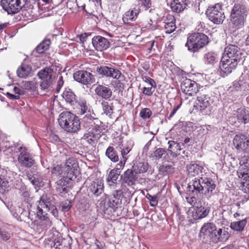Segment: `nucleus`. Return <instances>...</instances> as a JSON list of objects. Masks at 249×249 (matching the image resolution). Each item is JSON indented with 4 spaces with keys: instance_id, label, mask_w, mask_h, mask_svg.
I'll use <instances>...</instances> for the list:
<instances>
[{
    "instance_id": "f257e3e1",
    "label": "nucleus",
    "mask_w": 249,
    "mask_h": 249,
    "mask_svg": "<svg viewBox=\"0 0 249 249\" xmlns=\"http://www.w3.org/2000/svg\"><path fill=\"white\" fill-rule=\"evenodd\" d=\"M188 186L190 191L197 193H204L208 197H211L216 185L211 178L206 177L200 178H195Z\"/></svg>"
},
{
    "instance_id": "f03ea898",
    "label": "nucleus",
    "mask_w": 249,
    "mask_h": 249,
    "mask_svg": "<svg viewBox=\"0 0 249 249\" xmlns=\"http://www.w3.org/2000/svg\"><path fill=\"white\" fill-rule=\"evenodd\" d=\"M215 106L214 101L206 89H202L198 92L194 107L204 115H210Z\"/></svg>"
},
{
    "instance_id": "7ed1b4c3",
    "label": "nucleus",
    "mask_w": 249,
    "mask_h": 249,
    "mask_svg": "<svg viewBox=\"0 0 249 249\" xmlns=\"http://www.w3.org/2000/svg\"><path fill=\"white\" fill-rule=\"evenodd\" d=\"M58 122L65 131L71 133L77 132L80 128L79 118L70 111H64L59 116Z\"/></svg>"
},
{
    "instance_id": "20e7f679",
    "label": "nucleus",
    "mask_w": 249,
    "mask_h": 249,
    "mask_svg": "<svg viewBox=\"0 0 249 249\" xmlns=\"http://www.w3.org/2000/svg\"><path fill=\"white\" fill-rule=\"evenodd\" d=\"M209 43L208 37L203 33H194L188 36L185 46L191 52L196 53Z\"/></svg>"
},
{
    "instance_id": "39448f33",
    "label": "nucleus",
    "mask_w": 249,
    "mask_h": 249,
    "mask_svg": "<svg viewBox=\"0 0 249 249\" xmlns=\"http://www.w3.org/2000/svg\"><path fill=\"white\" fill-rule=\"evenodd\" d=\"M246 16L244 5L235 3L230 15V20L234 26L237 28H241L244 25Z\"/></svg>"
},
{
    "instance_id": "423d86ee",
    "label": "nucleus",
    "mask_w": 249,
    "mask_h": 249,
    "mask_svg": "<svg viewBox=\"0 0 249 249\" xmlns=\"http://www.w3.org/2000/svg\"><path fill=\"white\" fill-rule=\"evenodd\" d=\"M208 19L214 24H222L225 18L222 5L219 3L213 6H209L206 12Z\"/></svg>"
},
{
    "instance_id": "0eeeda50",
    "label": "nucleus",
    "mask_w": 249,
    "mask_h": 249,
    "mask_svg": "<svg viewBox=\"0 0 249 249\" xmlns=\"http://www.w3.org/2000/svg\"><path fill=\"white\" fill-rule=\"evenodd\" d=\"M55 72L53 69L50 67H46L37 73V76L42 80L40 83V87L42 89H48L51 86Z\"/></svg>"
},
{
    "instance_id": "6e6552de",
    "label": "nucleus",
    "mask_w": 249,
    "mask_h": 249,
    "mask_svg": "<svg viewBox=\"0 0 249 249\" xmlns=\"http://www.w3.org/2000/svg\"><path fill=\"white\" fill-rule=\"evenodd\" d=\"M239 164L237 175L239 178L249 182L245 190V192H249V157H242L239 160Z\"/></svg>"
},
{
    "instance_id": "1a4fd4ad",
    "label": "nucleus",
    "mask_w": 249,
    "mask_h": 249,
    "mask_svg": "<svg viewBox=\"0 0 249 249\" xmlns=\"http://www.w3.org/2000/svg\"><path fill=\"white\" fill-rule=\"evenodd\" d=\"M180 88L182 92L184 94L193 96L198 92L202 87L198 85L195 81L185 78L181 81Z\"/></svg>"
},
{
    "instance_id": "9d476101",
    "label": "nucleus",
    "mask_w": 249,
    "mask_h": 249,
    "mask_svg": "<svg viewBox=\"0 0 249 249\" xmlns=\"http://www.w3.org/2000/svg\"><path fill=\"white\" fill-rule=\"evenodd\" d=\"M234 147L239 153L249 152V139L244 134L236 135L232 141Z\"/></svg>"
},
{
    "instance_id": "9b49d317",
    "label": "nucleus",
    "mask_w": 249,
    "mask_h": 249,
    "mask_svg": "<svg viewBox=\"0 0 249 249\" xmlns=\"http://www.w3.org/2000/svg\"><path fill=\"white\" fill-rule=\"evenodd\" d=\"M28 0H1V5L8 13H18L26 3Z\"/></svg>"
},
{
    "instance_id": "f8f14e48",
    "label": "nucleus",
    "mask_w": 249,
    "mask_h": 249,
    "mask_svg": "<svg viewBox=\"0 0 249 249\" xmlns=\"http://www.w3.org/2000/svg\"><path fill=\"white\" fill-rule=\"evenodd\" d=\"M37 217L40 220L37 226L42 231H46L52 226V222L47 213L49 211L46 210L43 207L39 208V206H37Z\"/></svg>"
},
{
    "instance_id": "ddd939ff",
    "label": "nucleus",
    "mask_w": 249,
    "mask_h": 249,
    "mask_svg": "<svg viewBox=\"0 0 249 249\" xmlns=\"http://www.w3.org/2000/svg\"><path fill=\"white\" fill-rule=\"evenodd\" d=\"M96 71L102 75L116 79H120L124 77L121 72L118 69L113 67L107 66L98 67Z\"/></svg>"
},
{
    "instance_id": "4468645a",
    "label": "nucleus",
    "mask_w": 249,
    "mask_h": 249,
    "mask_svg": "<svg viewBox=\"0 0 249 249\" xmlns=\"http://www.w3.org/2000/svg\"><path fill=\"white\" fill-rule=\"evenodd\" d=\"M240 61L234 59L227 58V56H222L220 64V68L226 75L229 74L234 71Z\"/></svg>"
},
{
    "instance_id": "2eb2a0df",
    "label": "nucleus",
    "mask_w": 249,
    "mask_h": 249,
    "mask_svg": "<svg viewBox=\"0 0 249 249\" xmlns=\"http://www.w3.org/2000/svg\"><path fill=\"white\" fill-rule=\"evenodd\" d=\"M73 78L76 81L84 84L89 85L94 81V76L86 71H78L73 74Z\"/></svg>"
},
{
    "instance_id": "dca6fc26",
    "label": "nucleus",
    "mask_w": 249,
    "mask_h": 249,
    "mask_svg": "<svg viewBox=\"0 0 249 249\" xmlns=\"http://www.w3.org/2000/svg\"><path fill=\"white\" fill-rule=\"evenodd\" d=\"M92 44L94 48L98 52L105 51L110 46V42L108 39L99 35L95 36L92 38Z\"/></svg>"
},
{
    "instance_id": "f3484780",
    "label": "nucleus",
    "mask_w": 249,
    "mask_h": 249,
    "mask_svg": "<svg viewBox=\"0 0 249 249\" xmlns=\"http://www.w3.org/2000/svg\"><path fill=\"white\" fill-rule=\"evenodd\" d=\"M18 150L20 152L18 157L19 162L27 168L32 166L35 163V160L27 152V149L26 147H20Z\"/></svg>"
},
{
    "instance_id": "a211bd4d",
    "label": "nucleus",
    "mask_w": 249,
    "mask_h": 249,
    "mask_svg": "<svg viewBox=\"0 0 249 249\" xmlns=\"http://www.w3.org/2000/svg\"><path fill=\"white\" fill-rule=\"evenodd\" d=\"M74 178L68 175H64L56 182V190L59 194H66L68 192L71 181Z\"/></svg>"
},
{
    "instance_id": "6ab92c4d",
    "label": "nucleus",
    "mask_w": 249,
    "mask_h": 249,
    "mask_svg": "<svg viewBox=\"0 0 249 249\" xmlns=\"http://www.w3.org/2000/svg\"><path fill=\"white\" fill-rule=\"evenodd\" d=\"M242 53L240 49L236 45L230 44L225 49V53L223 56L234 59L237 61H241Z\"/></svg>"
},
{
    "instance_id": "aec40b11",
    "label": "nucleus",
    "mask_w": 249,
    "mask_h": 249,
    "mask_svg": "<svg viewBox=\"0 0 249 249\" xmlns=\"http://www.w3.org/2000/svg\"><path fill=\"white\" fill-rule=\"evenodd\" d=\"M101 137V130L99 126L96 125L83 136V139L89 144L93 145L97 142Z\"/></svg>"
},
{
    "instance_id": "412c9836",
    "label": "nucleus",
    "mask_w": 249,
    "mask_h": 249,
    "mask_svg": "<svg viewBox=\"0 0 249 249\" xmlns=\"http://www.w3.org/2000/svg\"><path fill=\"white\" fill-rule=\"evenodd\" d=\"M78 168V163L77 160L74 158H69L66 160L63 167L64 175H66L73 178H76L75 172Z\"/></svg>"
},
{
    "instance_id": "4be33fe9",
    "label": "nucleus",
    "mask_w": 249,
    "mask_h": 249,
    "mask_svg": "<svg viewBox=\"0 0 249 249\" xmlns=\"http://www.w3.org/2000/svg\"><path fill=\"white\" fill-rule=\"evenodd\" d=\"M228 228L223 227L218 230L212 235V241L215 243L226 242L230 237V234L228 232Z\"/></svg>"
},
{
    "instance_id": "5701e85b",
    "label": "nucleus",
    "mask_w": 249,
    "mask_h": 249,
    "mask_svg": "<svg viewBox=\"0 0 249 249\" xmlns=\"http://www.w3.org/2000/svg\"><path fill=\"white\" fill-rule=\"evenodd\" d=\"M136 174L132 169H128L121 176L122 182L129 186L134 185L138 180Z\"/></svg>"
},
{
    "instance_id": "b1692460",
    "label": "nucleus",
    "mask_w": 249,
    "mask_h": 249,
    "mask_svg": "<svg viewBox=\"0 0 249 249\" xmlns=\"http://www.w3.org/2000/svg\"><path fill=\"white\" fill-rule=\"evenodd\" d=\"M140 12L139 7H134L130 8L123 15L122 19L125 24H130L136 21Z\"/></svg>"
},
{
    "instance_id": "393cba45",
    "label": "nucleus",
    "mask_w": 249,
    "mask_h": 249,
    "mask_svg": "<svg viewBox=\"0 0 249 249\" xmlns=\"http://www.w3.org/2000/svg\"><path fill=\"white\" fill-rule=\"evenodd\" d=\"M94 90L97 95L105 100L109 99L112 95V91L110 88L103 85H97Z\"/></svg>"
},
{
    "instance_id": "a878e982",
    "label": "nucleus",
    "mask_w": 249,
    "mask_h": 249,
    "mask_svg": "<svg viewBox=\"0 0 249 249\" xmlns=\"http://www.w3.org/2000/svg\"><path fill=\"white\" fill-rule=\"evenodd\" d=\"M164 31L166 34H171L176 29V19L173 15L168 14L163 19Z\"/></svg>"
},
{
    "instance_id": "bb28decb",
    "label": "nucleus",
    "mask_w": 249,
    "mask_h": 249,
    "mask_svg": "<svg viewBox=\"0 0 249 249\" xmlns=\"http://www.w3.org/2000/svg\"><path fill=\"white\" fill-rule=\"evenodd\" d=\"M234 115L238 123L246 124L249 123V111L245 107L238 108Z\"/></svg>"
},
{
    "instance_id": "cd10ccee",
    "label": "nucleus",
    "mask_w": 249,
    "mask_h": 249,
    "mask_svg": "<svg viewBox=\"0 0 249 249\" xmlns=\"http://www.w3.org/2000/svg\"><path fill=\"white\" fill-rule=\"evenodd\" d=\"M16 72L18 77L26 78L32 75V68L30 65L22 62L17 70Z\"/></svg>"
},
{
    "instance_id": "c85d7f7f",
    "label": "nucleus",
    "mask_w": 249,
    "mask_h": 249,
    "mask_svg": "<svg viewBox=\"0 0 249 249\" xmlns=\"http://www.w3.org/2000/svg\"><path fill=\"white\" fill-rule=\"evenodd\" d=\"M53 247L56 249H71L69 240L59 236L53 241Z\"/></svg>"
},
{
    "instance_id": "c756f323",
    "label": "nucleus",
    "mask_w": 249,
    "mask_h": 249,
    "mask_svg": "<svg viewBox=\"0 0 249 249\" xmlns=\"http://www.w3.org/2000/svg\"><path fill=\"white\" fill-rule=\"evenodd\" d=\"M187 6V0H173L171 3V8L176 13L182 12Z\"/></svg>"
},
{
    "instance_id": "7c9ffc66",
    "label": "nucleus",
    "mask_w": 249,
    "mask_h": 249,
    "mask_svg": "<svg viewBox=\"0 0 249 249\" xmlns=\"http://www.w3.org/2000/svg\"><path fill=\"white\" fill-rule=\"evenodd\" d=\"M62 96L67 103L72 106L76 105L77 100L76 96L71 89H65Z\"/></svg>"
},
{
    "instance_id": "2f4dec72",
    "label": "nucleus",
    "mask_w": 249,
    "mask_h": 249,
    "mask_svg": "<svg viewBox=\"0 0 249 249\" xmlns=\"http://www.w3.org/2000/svg\"><path fill=\"white\" fill-rule=\"evenodd\" d=\"M216 229V227L213 223H205L201 228L200 232L206 236H210L212 240V235L215 231Z\"/></svg>"
},
{
    "instance_id": "473e14b6",
    "label": "nucleus",
    "mask_w": 249,
    "mask_h": 249,
    "mask_svg": "<svg viewBox=\"0 0 249 249\" xmlns=\"http://www.w3.org/2000/svg\"><path fill=\"white\" fill-rule=\"evenodd\" d=\"M168 143L169 144L168 150L170 152L171 156L177 157L178 155H180L181 149L178 143L173 141H169Z\"/></svg>"
},
{
    "instance_id": "72a5a7b5",
    "label": "nucleus",
    "mask_w": 249,
    "mask_h": 249,
    "mask_svg": "<svg viewBox=\"0 0 249 249\" xmlns=\"http://www.w3.org/2000/svg\"><path fill=\"white\" fill-rule=\"evenodd\" d=\"M203 168L197 164H190L187 166L188 174L190 177H196L202 171Z\"/></svg>"
},
{
    "instance_id": "f704fd0d",
    "label": "nucleus",
    "mask_w": 249,
    "mask_h": 249,
    "mask_svg": "<svg viewBox=\"0 0 249 249\" xmlns=\"http://www.w3.org/2000/svg\"><path fill=\"white\" fill-rule=\"evenodd\" d=\"M103 183L99 180L93 181L89 187V190L93 194L98 196L103 191Z\"/></svg>"
},
{
    "instance_id": "c9c22d12",
    "label": "nucleus",
    "mask_w": 249,
    "mask_h": 249,
    "mask_svg": "<svg viewBox=\"0 0 249 249\" xmlns=\"http://www.w3.org/2000/svg\"><path fill=\"white\" fill-rule=\"evenodd\" d=\"M38 206L41 208L43 207L47 211H50L51 208H53V205L51 203L50 198L47 195L41 196L38 201Z\"/></svg>"
},
{
    "instance_id": "e433bc0d",
    "label": "nucleus",
    "mask_w": 249,
    "mask_h": 249,
    "mask_svg": "<svg viewBox=\"0 0 249 249\" xmlns=\"http://www.w3.org/2000/svg\"><path fill=\"white\" fill-rule=\"evenodd\" d=\"M247 223V218L236 222H233L231 223L230 228L236 231H242Z\"/></svg>"
},
{
    "instance_id": "4c0bfd02",
    "label": "nucleus",
    "mask_w": 249,
    "mask_h": 249,
    "mask_svg": "<svg viewBox=\"0 0 249 249\" xmlns=\"http://www.w3.org/2000/svg\"><path fill=\"white\" fill-rule=\"evenodd\" d=\"M107 100H102L101 102V106L104 113L107 116H111L113 114L114 106L113 103H110Z\"/></svg>"
},
{
    "instance_id": "58836bf2",
    "label": "nucleus",
    "mask_w": 249,
    "mask_h": 249,
    "mask_svg": "<svg viewBox=\"0 0 249 249\" xmlns=\"http://www.w3.org/2000/svg\"><path fill=\"white\" fill-rule=\"evenodd\" d=\"M167 155L166 150L164 148H159L154 151L149 157L157 160L165 158Z\"/></svg>"
},
{
    "instance_id": "ea45409f",
    "label": "nucleus",
    "mask_w": 249,
    "mask_h": 249,
    "mask_svg": "<svg viewBox=\"0 0 249 249\" xmlns=\"http://www.w3.org/2000/svg\"><path fill=\"white\" fill-rule=\"evenodd\" d=\"M106 155L113 162H117L119 160L117 153L112 146H109L107 147L106 151Z\"/></svg>"
},
{
    "instance_id": "a19ab883",
    "label": "nucleus",
    "mask_w": 249,
    "mask_h": 249,
    "mask_svg": "<svg viewBox=\"0 0 249 249\" xmlns=\"http://www.w3.org/2000/svg\"><path fill=\"white\" fill-rule=\"evenodd\" d=\"M51 43V40L49 39L43 40L36 47V51L39 54L44 53L49 49Z\"/></svg>"
},
{
    "instance_id": "79ce46f5",
    "label": "nucleus",
    "mask_w": 249,
    "mask_h": 249,
    "mask_svg": "<svg viewBox=\"0 0 249 249\" xmlns=\"http://www.w3.org/2000/svg\"><path fill=\"white\" fill-rule=\"evenodd\" d=\"M76 105L78 106L79 110L78 114L79 115L84 114L89 109V106L87 103V101L84 98H80L79 100H77Z\"/></svg>"
},
{
    "instance_id": "37998d69",
    "label": "nucleus",
    "mask_w": 249,
    "mask_h": 249,
    "mask_svg": "<svg viewBox=\"0 0 249 249\" xmlns=\"http://www.w3.org/2000/svg\"><path fill=\"white\" fill-rule=\"evenodd\" d=\"M196 212L195 210L189 209L187 212V218L191 223H194L196 220L200 219V216Z\"/></svg>"
},
{
    "instance_id": "c03bdc74",
    "label": "nucleus",
    "mask_w": 249,
    "mask_h": 249,
    "mask_svg": "<svg viewBox=\"0 0 249 249\" xmlns=\"http://www.w3.org/2000/svg\"><path fill=\"white\" fill-rule=\"evenodd\" d=\"M120 173L121 172L116 171V170L112 169L110 171L108 176L107 178V182H111L113 183H116L118 177L120 175Z\"/></svg>"
},
{
    "instance_id": "a18cd8bd",
    "label": "nucleus",
    "mask_w": 249,
    "mask_h": 249,
    "mask_svg": "<svg viewBox=\"0 0 249 249\" xmlns=\"http://www.w3.org/2000/svg\"><path fill=\"white\" fill-rule=\"evenodd\" d=\"M52 178L58 177L62 174L64 175V169L61 165H57L52 168L51 170Z\"/></svg>"
},
{
    "instance_id": "49530a36",
    "label": "nucleus",
    "mask_w": 249,
    "mask_h": 249,
    "mask_svg": "<svg viewBox=\"0 0 249 249\" xmlns=\"http://www.w3.org/2000/svg\"><path fill=\"white\" fill-rule=\"evenodd\" d=\"M207 64H213L217 61L216 54L213 52L206 53L204 56Z\"/></svg>"
},
{
    "instance_id": "de8ad7c7",
    "label": "nucleus",
    "mask_w": 249,
    "mask_h": 249,
    "mask_svg": "<svg viewBox=\"0 0 249 249\" xmlns=\"http://www.w3.org/2000/svg\"><path fill=\"white\" fill-rule=\"evenodd\" d=\"M174 168L171 165L163 164L160 166L159 172L165 175V174H169L174 172Z\"/></svg>"
},
{
    "instance_id": "09e8293b",
    "label": "nucleus",
    "mask_w": 249,
    "mask_h": 249,
    "mask_svg": "<svg viewBox=\"0 0 249 249\" xmlns=\"http://www.w3.org/2000/svg\"><path fill=\"white\" fill-rule=\"evenodd\" d=\"M137 169L135 174H141L146 172L149 168L147 162H140L137 165Z\"/></svg>"
},
{
    "instance_id": "8fccbe9b",
    "label": "nucleus",
    "mask_w": 249,
    "mask_h": 249,
    "mask_svg": "<svg viewBox=\"0 0 249 249\" xmlns=\"http://www.w3.org/2000/svg\"><path fill=\"white\" fill-rule=\"evenodd\" d=\"M195 210L196 212H197V213L199 215L198 216H200V219L206 217L209 213V210L202 206L199 207L197 206Z\"/></svg>"
},
{
    "instance_id": "3c124183",
    "label": "nucleus",
    "mask_w": 249,
    "mask_h": 249,
    "mask_svg": "<svg viewBox=\"0 0 249 249\" xmlns=\"http://www.w3.org/2000/svg\"><path fill=\"white\" fill-rule=\"evenodd\" d=\"M152 114V111L149 108H142L140 112V116L143 120L150 118Z\"/></svg>"
},
{
    "instance_id": "603ef678",
    "label": "nucleus",
    "mask_w": 249,
    "mask_h": 249,
    "mask_svg": "<svg viewBox=\"0 0 249 249\" xmlns=\"http://www.w3.org/2000/svg\"><path fill=\"white\" fill-rule=\"evenodd\" d=\"M156 87L157 85L154 87L151 86H150V87H144L142 89V93L145 96H151L155 91Z\"/></svg>"
},
{
    "instance_id": "864d4df0",
    "label": "nucleus",
    "mask_w": 249,
    "mask_h": 249,
    "mask_svg": "<svg viewBox=\"0 0 249 249\" xmlns=\"http://www.w3.org/2000/svg\"><path fill=\"white\" fill-rule=\"evenodd\" d=\"M23 88L29 91H35L36 88V83L33 81L23 82Z\"/></svg>"
},
{
    "instance_id": "5fc2aeb1",
    "label": "nucleus",
    "mask_w": 249,
    "mask_h": 249,
    "mask_svg": "<svg viewBox=\"0 0 249 249\" xmlns=\"http://www.w3.org/2000/svg\"><path fill=\"white\" fill-rule=\"evenodd\" d=\"M146 197L150 202V205L152 207L156 206L158 204L157 195L151 196L149 194H147Z\"/></svg>"
},
{
    "instance_id": "6e6d98bb",
    "label": "nucleus",
    "mask_w": 249,
    "mask_h": 249,
    "mask_svg": "<svg viewBox=\"0 0 249 249\" xmlns=\"http://www.w3.org/2000/svg\"><path fill=\"white\" fill-rule=\"evenodd\" d=\"M8 182L0 177V192L3 194L8 191Z\"/></svg>"
},
{
    "instance_id": "4d7b16f0",
    "label": "nucleus",
    "mask_w": 249,
    "mask_h": 249,
    "mask_svg": "<svg viewBox=\"0 0 249 249\" xmlns=\"http://www.w3.org/2000/svg\"><path fill=\"white\" fill-rule=\"evenodd\" d=\"M10 234L8 230L5 229H0V237L4 241H7L10 238Z\"/></svg>"
},
{
    "instance_id": "13d9d810",
    "label": "nucleus",
    "mask_w": 249,
    "mask_h": 249,
    "mask_svg": "<svg viewBox=\"0 0 249 249\" xmlns=\"http://www.w3.org/2000/svg\"><path fill=\"white\" fill-rule=\"evenodd\" d=\"M122 203V201L118 199L113 200L112 201H110L108 202V206L114 211H115L118 208V206H120Z\"/></svg>"
},
{
    "instance_id": "bf43d9fd",
    "label": "nucleus",
    "mask_w": 249,
    "mask_h": 249,
    "mask_svg": "<svg viewBox=\"0 0 249 249\" xmlns=\"http://www.w3.org/2000/svg\"><path fill=\"white\" fill-rule=\"evenodd\" d=\"M142 79L144 82L148 84L150 86L154 87V86L157 85L155 81L148 76L142 75Z\"/></svg>"
},
{
    "instance_id": "052dcab7",
    "label": "nucleus",
    "mask_w": 249,
    "mask_h": 249,
    "mask_svg": "<svg viewBox=\"0 0 249 249\" xmlns=\"http://www.w3.org/2000/svg\"><path fill=\"white\" fill-rule=\"evenodd\" d=\"M113 196L114 198L122 201L123 197H124L123 192L122 190H117L113 192Z\"/></svg>"
},
{
    "instance_id": "680f3d73",
    "label": "nucleus",
    "mask_w": 249,
    "mask_h": 249,
    "mask_svg": "<svg viewBox=\"0 0 249 249\" xmlns=\"http://www.w3.org/2000/svg\"><path fill=\"white\" fill-rule=\"evenodd\" d=\"M127 160V158H125L123 160L120 161L117 165H116V167L113 169L114 170H116V171L117 172H121L120 170L123 169L125 164V162Z\"/></svg>"
},
{
    "instance_id": "e2e57ef3",
    "label": "nucleus",
    "mask_w": 249,
    "mask_h": 249,
    "mask_svg": "<svg viewBox=\"0 0 249 249\" xmlns=\"http://www.w3.org/2000/svg\"><path fill=\"white\" fill-rule=\"evenodd\" d=\"M139 3L143 6L145 9L149 8L151 6V0H139Z\"/></svg>"
},
{
    "instance_id": "0e129e2a",
    "label": "nucleus",
    "mask_w": 249,
    "mask_h": 249,
    "mask_svg": "<svg viewBox=\"0 0 249 249\" xmlns=\"http://www.w3.org/2000/svg\"><path fill=\"white\" fill-rule=\"evenodd\" d=\"M71 201L67 200L63 203L62 205V210L64 212H67L71 209Z\"/></svg>"
},
{
    "instance_id": "69168bd1",
    "label": "nucleus",
    "mask_w": 249,
    "mask_h": 249,
    "mask_svg": "<svg viewBox=\"0 0 249 249\" xmlns=\"http://www.w3.org/2000/svg\"><path fill=\"white\" fill-rule=\"evenodd\" d=\"M188 203L193 206H195L197 202V199L195 196H188L186 198Z\"/></svg>"
},
{
    "instance_id": "338daca9",
    "label": "nucleus",
    "mask_w": 249,
    "mask_h": 249,
    "mask_svg": "<svg viewBox=\"0 0 249 249\" xmlns=\"http://www.w3.org/2000/svg\"><path fill=\"white\" fill-rule=\"evenodd\" d=\"M13 91L15 94H17V95L19 96L20 95H23L24 94V91L23 89L17 87H15L14 88Z\"/></svg>"
},
{
    "instance_id": "774afa93",
    "label": "nucleus",
    "mask_w": 249,
    "mask_h": 249,
    "mask_svg": "<svg viewBox=\"0 0 249 249\" xmlns=\"http://www.w3.org/2000/svg\"><path fill=\"white\" fill-rule=\"evenodd\" d=\"M130 150L131 149L128 147H127L125 148H123V149L121 151V154L124 160L126 158L125 156L130 152Z\"/></svg>"
}]
</instances>
